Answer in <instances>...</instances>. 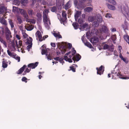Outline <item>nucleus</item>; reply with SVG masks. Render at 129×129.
Returning a JSON list of instances; mask_svg holds the SVG:
<instances>
[{
  "label": "nucleus",
  "mask_w": 129,
  "mask_h": 129,
  "mask_svg": "<svg viewBox=\"0 0 129 129\" xmlns=\"http://www.w3.org/2000/svg\"><path fill=\"white\" fill-rule=\"evenodd\" d=\"M107 6L108 8L114 11L116 10L115 7L109 4H107Z\"/></svg>",
  "instance_id": "20"
},
{
  "label": "nucleus",
  "mask_w": 129,
  "mask_h": 129,
  "mask_svg": "<svg viewBox=\"0 0 129 129\" xmlns=\"http://www.w3.org/2000/svg\"><path fill=\"white\" fill-rule=\"evenodd\" d=\"M53 34L56 38H62L61 35L59 34L54 33H53Z\"/></svg>",
  "instance_id": "30"
},
{
  "label": "nucleus",
  "mask_w": 129,
  "mask_h": 129,
  "mask_svg": "<svg viewBox=\"0 0 129 129\" xmlns=\"http://www.w3.org/2000/svg\"><path fill=\"white\" fill-rule=\"evenodd\" d=\"M22 42L20 40H19L18 42H18L17 41H15L14 42V44L12 43V47L13 49V50L14 51L16 50V48H21V47L22 45Z\"/></svg>",
  "instance_id": "4"
},
{
  "label": "nucleus",
  "mask_w": 129,
  "mask_h": 129,
  "mask_svg": "<svg viewBox=\"0 0 129 129\" xmlns=\"http://www.w3.org/2000/svg\"><path fill=\"white\" fill-rule=\"evenodd\" d=\"M19 11L21 13L24 15V17L26 19L28 18V15L26 12L23 9H19Z\"/></svg>",
  "instance_id": "13"
},
{
  "label": "nucleus",
  "mask_w": 129,
  "mask_h": 129,
  "mask_svg": "<svg viewBox=\"0 0 129 129\" xmlns=\"http://www.w3.org/2000/svg\"><path fill=\"white\" fill-rule=\"evenodd\" d=\"M80 58L81 56L79 54H77L76 56H74L72 59L74 60H75L78 61L80 59Z\"/></svg>",
  "instance_id": "19"
},
{
  "label": "nucleus",
  "mask_w": 129,
  "mask_h": 129,
  "mask_svg": "<svg viewBox=\"0 0 129 129\" xmlns=\"http://www.w3.org/2000/svg\"><path fill=\"white\" fill-rule=\"evenodd\" d=\"M119 57L125 63H127L128 62V60L127 58H124L122 56V55L120 54Z\"/></svg>",
  "instance_id": "23"
},
{
  "label": "nucleus",
  "mask_w": 129,
  "mask_h": 129,
  "mask_svg": "<svg viewBox=\"0 0 129 129\" xmlns=\"http://www.w3.org/2000/svg\"><path fill=\"white\" fill-rule=\"evenodd\" d=\"M98 38L96 37H94L91 38L90 40L91 42L92 43H97L99 41Z\"/></svg>",
  "instance_id": "18"
},
{
  "label": "nucleus",
  "mask_w": 129,
  "mask_h": 129,
  "mask_svg": "<svg viewBox=\"0 0 129 129\" xmlns=\"http://www.w3.org/2000/svg\"><path fill=\"white\" fill-rule=\"evenodd\" d=\"M95 20L99 21V22H101L102 21V17L101 15L98 14L96 15Z\"/></svg>",
  "instance_id": "24"
},
{
  "label": "nucleus",
  "mask_w": 129,
  "mask_h": 129,
  "mask_svg": "<svg viewBox=\"0 0 129 129\" xmlns=\"http://www.w3.org/2000/svg\"><path fill=\"white\" fill-rule=\"evenodd\" d=\"M62 15L63 18V19L62 20V22L61 21V23H62V22H63V24L64 25V23L65 22V20L67 19L66 18V13L65 12H63L62 13Z\"/></svg>",
  "instance_id": "15"
},
{
  "label": "nucleus",
  "mask_w": 129,
  "mask_h": 129,
  "mask_svg": "<svg viewBox=\"0 0 129 129\" xmlns=\"http://www.w3.org/2000/svg\"><path fill=\"white\" fill-rule=\"evenodd\" d=\"M30 70L31 69H30V68H29V69L26 68V70L24 72L23 74V75H26V73H29Z\"/></svg>",
  "instance_id": "39"
},
{
  "label": "nucleus",
  "mask_w": 129,
  "mask_h": 129,
  "mask_svg": "<svg viewBox=\"0 0 129 129\" xmlns=\"http://www.w3.org/2000/svg\"><path fill=\"white\" fill-rule=\"evenodd\" d=\"M38 63L36 62L35 63H31L29 64L28 66V68H30V69H33L35 68L38 65Z\"/></svg>",
  "instance_id": "7"
},
{
  "label": "nucleus",
  "mask_w": 129,
  "mask_h": 129,
  "mask_svg": "<svg viewBox=\"0 0 129 129\" xmlns=\"http://www.w3.org/2000/svg\"><path fill=\"white\" fill-rule=\"evenodd\" d=\"M122 27L124 30L127 29V23L125 21L124 23L122 25Z\"/></svg>",
  "instance_id": "25"
},
{
  "label": "nucleus",
  "mask_w": 129,
  "mask_h": 129,
  "mask_svg": "<svg viewBox=\"0 0 129 129\" xmlns=\"http://www.w3.org/2000/svg\"><path fill=\"white\" fill-rule=\"evenodd\" d=\"M0 22L2 24L5 25H6L7 24L6 21L3 18H1Z\"/></svg>",
  "instance_id": "28"
},
{
  "label": "nucleus",
  "mask_w": 129,
  "mask_h": 129,
  "mask_svg": "<svg viewBox=\"0 0 129 129\" xmlns=\"http://www.w3.org/2000/svg\"><path fill=\"white\" fill-rule=\"evenodd\" d=\"M121 9L122 12L125 16L129 19V8L126 4L123 5L121 6Z\"/></svg>",
  "instance_id": "2"
},
{
  "label": "nucleus",
  "mask_w": 129,
  "mask_h": 129,
  "mask_svg": "<svg viewBox=\"0 0 129 129\" xmlns=\"http://www.w3.org/2000/svg\"><path fill=\"white\" fill-rule=\"evenodd\" d=\"M101 33H108V29L106 26H103L102 27V30H100Z\"/></svg>",
  "instance_id": "16"
},
{
  "label": "nucleus",
  "mask_w": 129,
  "mask_h": 129,
  "mask_svg": "<svg viewBox=\"0 0 129 129\" xmlns=\"http://www.w3.org/2000/svg\"><path fill=\"white\" fill-rule=\"evenodd\" d=\"M73 25L75 29H77L78 27V24L77 23H73Z\"/></svg>",
  "instance_id": "38"
},
{
  "label": "nucleus",
  "mask_w": 129,
  "mask_h": 129,
  "mask_svg": "<svg viewBox=\"0 0 129 129\" xmlns=\"http://www.w3.org/2000/svg\"><path fill=\"white\" fill-rule=\"evenodd\" d=\"M123 38L129 44V36L127 35H126L124 36Z\"/></svg>",
  "instance_id": "31"
},
{
  "label": "nucleus",
  "mask_w": 129,
  "mask_h": 129,
  "mask_svg": "<svg viewBox=\"0 0 129 129\" xmlns=\"http://www.w3.org/2000/svg\"><path fill=\"white\" fill-rule=\"evenodd\" d=\"M93 10V8L91 7H87L84 9L85 12H91Z\"/></svg>",
  "instance_id": "27"
},
{
  "label": "nucleus",
  "mask_w": 129,
  "mask_h": 129,
  "mask_svg": "<svg viewBox=\"0 0 129 129\" xmlns=\"http://www.w3.org/2000/svg\"><path fill=\"white\" fill-rule=\"evenodd\" d=\"M26 40H27L26 42L27 44H32L33 39L32 38L29 37V38H27Z\"/></svg>",
  "instance_id": "32"
},
{
  "label": "nucleus",
  "mask_w": 129,
  "mask_h": 129,
  "mask_svg": "<svg viewBox=\"0 0 129 129\" xmlns=\"http://www.w3.org/2000/svg\"><path fill=\"white\" fill-rule=\"evenodd\" d=\"M25 27L28 31H31L34 28V27L33 26L29 24H26L25 25Z\"/></svg>",
  "instance_id": "14"
},
{
  "label": "nucleus",
  "mask_w": 129,
  "mask_h": 129,
  "mask_svg": "<svg viewBox=\"0 0 129 129\" xmlns=\"http://www.w3.org/2000/svg\"><path fill=\"white\" fill-rule=\"evenodd\" d=\"M37 16L39 18H40L42 16L41 14L40 13H37Z\"/></svg>",
  "instance_id": "58"
},
{
  "label": "nucleus",
  "mask_w": 129,
  "mask_h": 129,
  "mask_svg": "<svg viewBox=\"0 0 129 129\" xmlns=\"http://www.w3.org/2000/svg\"><path fill=\"white\" fill-rule=\"evenodd\" d=\"M42 48H43L41 52L42 54H45L48 60H51L52 56L51 54H50L49 50V49H46L45 46L44 45H43L42 46Z\"/></svg>",
  "instance_id": "3"
},
{
  "label": "nucleus",
  "mask_w": 129,
  "mask_h": 129,
  "mask_svg": "<svg viewBox=\"0 0 129 129\" xmlns=\"http://www.w3.org/2000/svg\"><path fill=\"white\" fill-rule=\"evenodd\" d=\"M28 14L30 15H32L33 13V11L31 10H28Z\"/></svg>",
  "instance_id": "53"
},
{
  "label": "nucleus",
  "mask_w": 129,
  "mask_h": 129,
  "mask_svg": "<svg viewBox=\"0 0 129 129\" xmlns=\"http://www.w3.org/2000/svg\"><path fill=\"white\" fill-rule=\"evenodd\" d=\"M27 66L25 65H24L23 67L19 69L18 71L17 74H21L24 71V69L26 68Z\"/></svg>",
  "instance_id": "17"
},
{
  "label": "nucleus",
  "mask_w": 129,
  "mask_h": 129,
  "mask_svg": "<svg viewBox=\"0 0 129 129\" xmlns=\"http://www.w3.org/2000/svg\"><path fill=\"white\" fill-rule=\"evenodd\" d=\"M21 2L23 6H25L28 3V2L27 0H21Z\"/></svg>",
  "instance_id": "35"
},
{
  "label": "nucleus",
  "mask_w": 129,
  "mask_h": 129,
  "mask_svg": "<svg viewBox=\"0 0 129 129\" xmlns=\"http://www.w3.org/2000/svg\"><path fill=\"white\" fill-rule=\"evenodd\" d=\"M70 68L71 69V70H72V71L73 72H75V69L73 68V66H72L71 67H70Z\"/></svg>",
  "instance_id": "59"
},
{
  "label": "nucleus",
  "mask_w": 129,
  "mask_h": 129,
  "mask_svg": "<svg viewBox=\"0 0 129 129\" xmlns=\"http://www.w3.org/2000/svg\"><path fill=\"white\" fill-rule=\"evenodd\" d=\"M7 52L8 55L12 57L13 56H14V55L15 53L12 52L9 50H8Z\"/></svg>",
  "instance_id": "37"
},
{
  "label": "nucleus",
  "mask_w": 129,
  "mask_h": 129,
  "mask_svg": "<svg viewBox=\"0 0 129 129\" xmlns=\"http://www.w3.org/2000/svg\"><path fill=\"white\" fill-rule=\"evenodd\" d=\"M13 8L12 12L15 13H18L20 9L17 7L14 6H13Z\"/></svg>",
  "instance_id": "26"
},
{
  "label": "nucleus",
  "mask_w": 129,
  "mask_h": 129,
  "mask_svg": "<svg viewBox=\"0 0 129 129\" xmlns=\"http://www.w3.org/2000/svg\"><path fill=\"white\" fill-rule=\"evenodd\" d=\"M96 70H97V74H98L101 75L103 74L104 70L103 69V66H101L98 69V68H96Z\"/></svg>",
  "instance_id": "12"
},
{
  "label": "nucleus",
  "mask_w": 129,
  "mask_h": 129,
  "mask_svg": "<svg viewBox=\"0 0 129 129\" xmlns=\"http://www.w3.org/2000/svg\"><path fill=\"white\" fill-rule=\"evenodd\" d=\"M27 80V79L25 77H23L22 79V80L23 81H25L26 83L27 82V81H25L26 80Z\"/></svg>",
  "instance_id": "56"
},
{
  "label": "nucleus",
  "mask_w": 129,
  "mask_h": 129,
  "mask_svg": "<svg viewBox=\"0 0 129 129\" xmlns=\"http://www.w3.org/2000/svg\"><path fill=\"white\" fill-rule=\"evenodd\" d=\"M9 22L11 27L12 28L13 27H14V23L12 22V20H9Z\"/></svg>",
  "instance_id": "44"
},
{
  "label": "nucleus",
  "mask_w": 129,
  "mask_h": 129,
  "mask_svg": "<svg viewBox=\"0 0 129 129\" xmlns=\"http://www.w3.org/2000/svg\"><path fill=\"white\" fill-rule=\"evenodd\" d=\"M19 28L20 30L21 31L22 33L23 32V31H25V30L24 29L23 26H20Z\"/></svg>",
  "instance_id": "49"
},
{
  "label": "nucleus",
  "mask_w": 129,
  "mask_h": 129,
  "mask_svg": "<svg viewBox=\"0 0 129 129\" xmlns=\"http://www.w3.org/2000/svg\"><path fill=\"white\" fill-rule=\"evenodd\" d=\"M7 62L5 61H3V62L2 67L3 68H6L7 66Z\"/></svg>",
  "instance_id": "36"
},
{
  "label": "nucleus",
  "mask_w": 129,
  "mask_h": 129,
  "mask_svg": "<svg viewBox=\"0 0 129 129\" xmlns=\"http://www.w3.org/2000/svg\"><path fill=\"white\" fill-rule=\"evenodd\" d=\"M41 2V3L44 5H46L47 4V3L44 1H42Z\"/></svg>",
  "instance_id": "63"
},
{
  "label": "nucleus",
  "mask_w": 129,
  "mask_h": 129,
  "mask_svg": "<svg viewBox=\"0 0 129 129\" xmlns=\"http://www.w3.org/2000/svg\"><path fill=\"white\" fill-rule=\"evenodd\" d=\"M87 26V25L86 24H83L82 26V27L83 28H85Z\"/></svg>",
  "instance_id": "61"
},
{
  "label": "nucleus",
  "mask_w": 129,
  "mask_h": 129,
  "mask_svg": "<svg viewBox=\"0 0 129 129\" xmlns=\"http://www.w3.org/2000/svg\"><path fill=\"white\" fill-rule=\"evenodd\" d=\"M74 5L76 6L78 5V1L77 0H74Z\"/></svg>",
  "instance_id": "57"
},
{
  "label": "nucleus",
  "mask_w": 129,
  "mask_h": 129,
  "mask_svg": "<svg viewBox=\"0 0 129 129\" xmlns=\"http://www.w3.org/2000/svg\"><path fill=\"white\" fill-rule=\"evenodd\" d=\"M7 9L4 7L0 6V17L3 15L2 17H4L6 15L5 14L7 13Z\"/></svg>",
  "instance_id": "5"
},
{
  "label": "nucleus",
  "mask_w": 129,
  "mask_h": 129,
  "mask_svg": "<svg viewBox=\"0 0 129 129\" xmlns=\"http://www.w3.org/2000/svg\"><path fill=\"white\" fill-rule=\"evenodd\" d=\"M5 30L6 34H10L11 33L9 29L7 27H5Z\"/></svg>",
  "instance_id": "47"
},
{
  "label": "nucleus",
  "mask_w": 129,
  "mask_h": 129,
  "mask_svg": "<svg viewBox=\"0 0 129 129\" xmlns=\"http://www.w3.org/2000/svg\"><path fill=\"white\" fill-rule=\"evenodd\" d=\"M101 22H99V21L95 19L93 24V25L95 27L98 26L99 24V23Z\"/></svg>",
  "instance_id": "29"
},
{
  "label": "nucleus",
  "mask_w": 129,
  "mask_h": 129,
  "mask_svg": "<svg viewBox=\"0 0 129 129\" xmlns=\"http://www.w3.org/2000/svg\"><path fill=\"white\" fill-rule=\"evenodd\" d=\"M1 42L4 44L5 47L6 48L7 47V44L6 42L4 41V40Z\"/></svg>",
  "instance_id": "51"
},
{
  "label": "nucleus",
  "mask_w": 129,
  "mask_h": 129,
  "mask_svg": "<svg viewBox=\"0 0 129 129\" xmlns=\"http://www.w3.org/2000/svg\"><path fill=\"white\" fill-rule=\"evenodd\" d=\"M36 36L37 37H38L39 39V40L40 41H43V39L42 38V36L40 32L39 31H38L36 33Z\"/></svg>",
  "instance_id": "8"
},
{
  "label": "nucleus",
  "mask_w": 129,
  "mask_h": 129,
  "mask_svg": "<svg viewBox=\"0 0 129 129\" xmlns=\"http://www.w3.org/2000/svg\"><path fill=\"white\" fill-rule=\"evenodd\" d=\"M59 61L60 63H62V64H63V63L64 62L63 61V59L62 58H60Z\"/></svg>",
  "instance_id": "55"
},
{
  "label": "nucleus",
  "mask_w": 129,
  "mask_h": 129,
  "mask_svg": "<svg viewBox=\"0 0 129 129\" xmlns=\"http://www.w3.org/2000/svg\"><path fill=\"white\" fill-rule=\"evenodd\" d=\"M72 54L73 56L76 53V51L74 50V49H72Z\"/></svg>",
  "instance_id": "54"
},
{
  "label": "nucleus",
  "mask_w": 129,
  "mask_h": 129,
  "mask_svg": "<svg viewBox=\"0 0 129 129\" xmlns=\"http://www.w3.org/2000/svg\"><path fill=\"white\" fill-rule=\"evenodd\" d=\"M112 40H115L116 39V38L115 35H113L112 37Z\"/></svg>",
  "instance_id": "60"
},
{
  "label": "nucleus",
  "mask_w": 129,
  "mask_h": 129,
  "mask_svg": "<svg viewBox=\"0 0 129 129\" xmlns=\"http://www.w3.org/2000/svg\"><path fill=\"white\" fill-rule=\"evenodd\" d=\"M25 31H23V32L22 33L23 36V39H24L25 40H26L27 38H28V35L25 33Z\"/></svg>",
  "instance_id": "33"
},
{
  "label": "nucleus",
  "mask_w": 129,
  "mask_h": 129,
  "mask_svg": "<svg viewBox=\"0 0 129 129\" xmlns=\"http://www.w3.org/2000/svg\"><path fill=\"white\" fill-rule=\"evenodd\" d=\"M17 20L18 21V22L20 24L22 22V21L21 19V17H20L19 16H18L17 17Z\"/></svg>",
  "instance_id": "43"
},
{
  "label": "nucleus",
  "mask_w": 129,
  "mask_h": 129,
  "mask_svg": "<svg viewBox=\"0 0 129 129\" xmlns=\"http://www.w3.org/2000/svg\"><path fill=\"white\" fill-rule=\"evenodd\" d=\"M51 10L52 12H55L56 10V8L55 7H53L51 8Z\"/></svg>",
  "instance_id": "50"
},
{
  "label": "nucleus",
  "mask_w": 129,
  "mask_h": 129,
  "mask_svg": "<svg viewBox=\"0 0 129 129\" xmlns=\"http://www.w3.org/2000/svg\"><path fill=\"white\" fill-rule=\"evenodd\" d=\"M51 46L53 47H54L55 46V45L54 43H51Z\"/></svg>",
  "instance_id": "64"
},
{
  "label": "nucleus",
  "mask_w": 129,
  "mask_h": 129,
  "mask_svg": "<svg viewBox=\"0 0 129 129\" xmlns=\"http://www.w3.org/2000/svg\"><path fill=\"white\" fill-rule=\"evenodd\" d=\"M108 2L114 5H116L117 4V3L114 0H107Z\"/></svg>",
  "instance_id": "34"
},
{
  "label": "nucleus",
  "mask_w": 129,
  "mask_h": 129,
  "mask_svg": "<svg viewBox=\"0 0 129 129\" xmlns=\"http://www.w3.org/2000/svg\"><path fill=\"white\" fill-rule=\"evenodd\" d=\"M85 45L89 48H92V46L89 42H87L85 43Z\"/></svg>",
  "instance_id": "42"
},
{
  "label": "nucleus",
  "mask_w": 129,
  "mask_h": 129,
  "mask_svg": "<svg viewBox=\"0 0 129 129\" xmlns=\"http://www.w3.org/2000/svg\"><path fill=\"white\" fill-rule=\"evenodd\" d=\"M78 22L80 24H82L83 22V21L82 19H78Z\"/></svg>",
  "instance_id": "62"
},
{
  "label": "nucleus",
  "mask_w": 129,
  "mask_h": 129,
  "mask_svg": "<svg viewBox=\"0 0 129 129\" xmlns=\"http://www.w3.org/2000/svg\"><path fill=\"white\" fill-rule=\"evenodd\" d=\"M71 2L70 1H68L65 5L64 8L66 10H67L70 8L71 6Z\"/></svg>",
  "instance_id": "21"
},
{
  "label": "nucleus",
  "mask_w": 129,
  "mask_h": 129,
  "mask_svg": "<svg viewBox=\"0 0 129 129\" xmlns=\"http://www.w3.org/2000/svg\"><path fill=\"white\" fill-rule=\"evenodd\" d=\"M29 45H28L27 47V49L28 51H29V49H30L32 47V44H28Z\"/></svg>",
  "instance_id": "52"
},
{
  "label": "nucleus",
  "mask_w": 129,
  "mask_h": 129,
  "mask_svg": "<svg viewBox=\"0 0 129 129\" xmlns=\"http://www.w3.org/2000/svg\"><path fill=\"white\" fill-rule=\"evenodd\" d=\"M70 52H69L68 53H66L64 57V59L67 61H68L69 62H71L72 61L71 59L72 56L71 55H70Z\"/></svg>",
  "instance_id": "6"
},
{
  "label": "nucleus",
  "mask_w": 129,
  "mask_h": 129,
  "mask_svg": "<svg viewBox=\"0 0 129 129\" xmlns=\"http://www.w3.org/2000/svg\"><path fill=\"white\" fill-rule=\"evenodd\" d=\"M112 74H114V76H119V77L120 78L124 79H129V77H120L119 76L120 75V74L118 73H114L113 72H111Z\"/></svg>",
  "instance_id": "11"
},
{
  "label": "nucleus",
  "mask_w": 129,
  "mask_h": 129,
  "mask_svg": "<svg viewBox=\"0 0 129 129\" xmlns=\"http://www.w3.org/2000/svg\"><path fill=\"white\" fill-rule=\"evenodd\" d=\"M49 12L48 9H45L43 11V21L45 27L48 29L49 28L50 24V20H49L48 13Z\"/></svg>",
  "instance_id": "1"
},
{
  "label": "nucleus",
  "mask_w": 129,
  "mask_h": 129,
  "mask_svg": "<svg viewBox=\"0 0 129 129\" xmlns=\"http://www.w3.org/2000/svg\"><path fill=\"white\" fill-rule=\"evenodd\" d=\"M105 17L106 18H110L112 17V15L111 14L109 13H108L106 14Z\"/></svg>",
  "instance_id": "48"
},
{
  "label": "nucleus",
  "mask_w": 129,
  "mask_h": 129,
  "mask_svg": "<svg viewBox=\"0 0 129 129\" xmlns=\"http://www.w3.org/2000/svg\"><path fill=\"white\" fill-rule=\"evenodd\" d=\"M11 37V33L10 34H7L6 35V39L8 40Z\"/></svg>",
  "instance_id": "46"
},
{
  "label": "nucleus",
  "mask_w": 129,
  "mask_h": 129,
  "mask_svg": "<svg viewBox=\"0 0 129 129\" xmlns=\"http://www.w3.org/2000/svg\"><path fill=\"white\" fill-rule=\"evenodd\" d=\"M113 46H109L107 44H105L103 46V48L104 49H108L111 51H112L113 50Z\"/></svg>",
  "instance_id": "10"
},
{
  "label": "nucleus",
  "mask_w": 129,
  "mask_h": 129,
  "mask_svg": "<svg viewBox=\"0 0 129 129\" xmlns=\"http://www.w3.org/2000/svg\"><path fill=\"white\" fill-rule=\"evenodd\" d=\"M94 17L92 16H90L88 18V20L90 22H92L93 20Z\"/></svg>",
  "instance_id": "45"
},
{
  "label": "nucleus",
  "mask_w": 129,
  "mask_h": 129,
  "mask_svg": "<svg viewBox=\"0 0 129 129\" xmlns=\"http://www.w3.org/2000/svg\"><path fill=\"white\" fill-rule=\"evenodd\" d=\"M19 3V2L18 0H14L13 4V5H18Z\"/></svg>",
  "instance_id": "41"
},
{
  "label": "nucleus",
  "mask_w": 129,
  "mask_h": 129,
  "mask_svg": "<svg viewBox=\"0 0 129 129\" xmlns=\"http://www.w3.org/2000/svg\"><path fill=\"white\" fill-rule=\"evenodd\" d=\"M81 14V12L79 11H77L75 15V19L76 21H77L78 18L80 15Z\"/></svg>",
  "instance_id": "22"
},
{
  "label": "nucleus",
  "mask_w": 129,
  "mask_h": 129,
  "mask_svg": "<svg viewBox=\"0 0 129 129\" xmlns=\"http://www.w3.org/2000/svg\"><path fill=\"white\" fill-rule=\"evenodd\" d=\"M28 22L34 24L36 23V21L34 19H28L26 20Z\"/></svg>",
  "instance_id": "40"
},
{
  "label": "nucleus",
  "mask_w": 129,
  "mask_h": 129,
  "mask_svg": "<svg viewBox=\"0 0 129 129\" xmlns=\"http://www.w3.org/2000/svg\"><path fill=\"white\" fill-rule=\"evenodd\" d=\"M4 30L3 28L2 27H0V41L2 42L4 40L2 37L4 33Z\"/></svg>",
  "instance_id": "9"
}]
</instances>
